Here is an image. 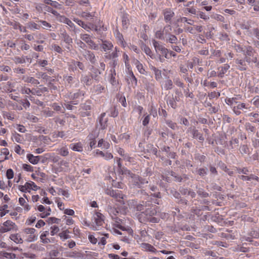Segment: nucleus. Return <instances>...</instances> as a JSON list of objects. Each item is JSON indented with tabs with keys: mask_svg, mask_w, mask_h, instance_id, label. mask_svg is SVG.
Returning a JSON list of instances; mask_svg holds the SVG:
<instances>
[{
	"mask_svg": "<svg viewBox=\"0 0 259 259\" xmlns=\"http://www.w3.org/2000/svg\"><path fill=\"white\" fill-rule=\"evenodd\" d=\"M132 179V184L139 188H144V185L148 184V181L137 175L133 174L130 177Z\"/></svg>",
	"mask_w": 259,
	"mask_h": 259,
	"instance_id": "1",
	"label": "nucleus"
},
{
	"mask_svg": "<svg viewBox=\"0 0 259 259\" xmlns=\"http://www.w3.org/2000/svg\"><path fill=\"white\" fill-rule=\"evenodd\" d=\"M241 51L243 52L245 55V60L248 63L251 62V56H253L254 54L253 49L249 46H245L244 47H238Z\"/></svg>",
	"mask_w": 259,
	"mask_h": 259,
	"instance_id": "2",
	"label": "nucleus"
},
{
	"mask_svg": "<svg viewBox=\"0 0 259 259\" xmlns=\"http://www.w3.org/2000/svg\"><path fill=\"white\" fill-rule=\"evenodd\" d=\"M156 206L154 205L151 206L150 207H147L145 208V210L144 211H142V213L139 215V220L141 223H144L146 221V219L145 218H142V215L143 214H145L146 216L152 217L155 215L157 213V211L155 209Z\"/></svg>",
	"mask_w": 259,
	"mask_h": 259,
	"instance_id": "3",
	"label": "nucleus"
},
{
	"mask_svg": "<svg viewBox=\"0 0 259 259\" xmlns=\"http://www.w3.org/2000/svg\"><path fill=\"white\" fill-rule=\"evenodd\" d=\"M80 52L87 60L90 61L92 64L96 63L97 60L93 52L86 49L80 50Z\"/></svg>",
	"mask_w": 259,
	"mask_h": 259,
	"instance_id": "4",
	"label": "nucleus"
},
{
	"mask_svg": "<svg viewBox=\"0 0 259 259\" xmlns=\"http://www.w3.org/2000/svg\"><path fill=\"white\" fill-rule=\"evenodd\" d=\"M152 42L156 52H160L161 55L164 56L166 58H167V54L168 53V50L155 40H153Z\"/></svg>",
	"mask_w": 259,
	"mask_h": 259,
	"instance_id": "5",
	"label": "nucleus"
},
{
	"mask_svg": "<svg viewBox=\"0 0 259 259\" xmlns=\"http://www.w3.org/2000/svg\"><path fill=\"white\" fill-rule=\"evenodd\" d=\"M100 45L101 48V51H104V52L112 50L113 48V45L112 42L107 40L102 39L101 43L100 44Z\"/></svg>",
	"mask_w": 259,
	"mask_h": 259,
	"instance_id": "6",
	"label": "nucleus"
},
{
	"mask_svg": "<svg viewBox=\"0 0 259 259\" xmlns=\"http://www.w3.org/2000/svg\"><path fill=\"white\" fill-rule=\"evenodd\" d=\"M15 224L10 220H7L3 223V226L0 228V232L5 233L11 230Z\"/></svg>",
	"mask_w": 259,
	"mask_h": 259,
	"instance_id": "7",
	"label": "nucleus"
},
{
	"mask_svg": "<svg viewBox=\"0 0 259 259\" xmlns=\"http://www.w3.org/2000/svg\"><path fill=\"white\" fill-rule=\"evenodd\" d=\"M104 215L101 213L100 212H96L94 216V219L96 224L98 226H101L103 225L104 223Z\"/></svg>",
	"mask_w": 259,
	"mask_h": 259,
	"instance_id": "8",
	"label": "nucleus"
},
{
	"mask_svg": "<svg viewBox=\"0 0 259 259\" xmlns=\"http://www.w3.org/2000/svg\"><path fill=\"white\" fill-rule=\"evenodd\" d=\"M144 153H153L155 155H156L157 156V152L158 150L157 148L154 147V146L152 144H147L146 146V148H144Z\"/></svg>",
	"mask_w": 259,
	"mask_h": 259,
	"instance_id": "9",
	"label": "nucleus"
},
{
	"mask_svg": "<svg viewBox=\"0 0 259 259\" xmlns=\"http://www.w3.org/2000/svg\"><path fill=\"white\" fill-rule=\"evenodd\" d=\"M165 21L167 22L171 20L174 16V13L169 9H165L163 11Z\"/></svg>",
	"mask_w": 259,
	"mask_h": 259,
	"instance_id": "10",
	"label": "nucleus"
},
{
	"mask_svg": "<svg viewBox=\"0 0 259 259\" xmlns=\"http://www.w3.org/2000/svg\"><path fill=\"white\" fill-rule=\"evenodd\" d=\"M59 21L68 25L70 28H75L74 23L68 18L64 16H60Z\"/></svg>",
	"mask_w": 259,
	"mask_h": 259,
	"instance_id": "11",
	"label": "nucleus"
},
{
	"mask_svg": "<svg viewBox=\"0 0 259 259\" xmlns=\"http://www.w3.org/2000/svg\"><path fill=\"white\" fill-rule=\"evenodd\" d=\"M245 60L236 59L235 61L236 63L238 65V69L241 71H245L246 70V64L245 62Z\"/></svg>",
	"mask_w": 259,
	"mask_h": 259,
	"instance_id": "12",
	"label": "nucleus"
},
{
	"mask_svg": "<svg viewBox=\"0 0 259 259\" xmlns=\"http://www.w3.org/2000/svg\"><path fill=\"white\" fill-rule=\"evenodd\" d=\"M66 256L72 258H82L83 257V254L80 251L75 250L67 253Z\"/></svg>",
	"mask_w": 259,
	"mask_h": 259,
	"instance_id": "13",
	"label": "nucleus"
},
{
	"mask_svg": "<svg viewBox=\"0 0 259 259\" xmlns=\"http://www.w3.org/2000/svg\"><path fill=\"white\" fill-rule=\"evenodd\" d=\"M74 77L72 76L65 75L63 76V80L65 81L66 87H71L74 82Z\"/></svg>",
	"mask_w": 259,
	"mask_h": 259,
	"instance_id": "14",
	"label": "nucleus"
},
{
	"mask_svg": "<svg viewBox=\"0 0 259 259\" xmlns=\"http://www.w3.org/2000/svg\"><path fill=\"white\" fill-rule=\"evenodd\" d=\"M27 158L30 163H31L33 164H36L40 160V156H34L31 154H29L27 155Z\"/></svg>",
	"mask_w": 259,
	"mask_h": 259,
	"instance_id": "15",
	"label": "nucleus"
},
{
	"mask_svg": "<svg viewBox=\"0 0 259 259\" xmlns=\"http://www.w3.org/2000/svg\"><path fill=\"white\" fill-rule=\"evenodd\" d=\"M92 71L93 74L92 75V77L94 78L96 80L99 79V75L102 73V72L100 69L97 68L93 66L92 67Z\"/></svg>",
	"mask_w": 259,
	"mask_h": 259,
	"instance_id": "16",
	"label": "nucleus"
},
{
	"mask_svg": "<svg viewBox=\"0 0 259 259\" xmlns=\"http://www.w3.org/2000/svg\"><path fill=\"white\" fill-rule=\"evenodd\" d=\"M229 68L230 66L227 64H225L224 66L218 68V70H219L218 76L220 77H223Z\"/></svg>",
	"mask_w": 259,
	"mask_h": 259,
	"instance_id": "17",
	"label": "nucleus"
},
{
	"mask_svg": "<svg viewBox=\"0 0 259 259\" xmlns=\"http://www.w3.org/2000/svg\"><path fill=\"white\" fill-rule=\"evenodd\" d=\"M63 40L67 45H71L73 42L72 38L66 32L61 34Z\"/></svg>",
	"mask_w": 259,
	"mask_h": 259,
	"instance_id": "18",
	"label": "nucleus"
},
{
	"mask_svg": "<svg viewBox=\"0 0 259 259\" xmlns=\"http://www.w3.org/2000/svg\"><path fill=\"white\" fill-rule=\"evenodd\" d=\"M114 194L115 195L113 198L115 199L117 201L119 202L120 203L122 204H124V197H125V195H123L121 193H120L118 190L116 191Z\"/></svg>",
	"mask_w": 259,
	"mask_h": 259,
	"instance_id": "19",
	"label": "nucleus"
},
{
	"mask_svg": "<svg viewBox=\"0 0 259 259\" xmlns=\"http://www.w3.org/2000/svg\"><path fill=\"white\" fill-rule=\"evenodd\" d=\"M150 69L155 74V79L158 80L162 78L161 71L153 66L150 67Z\"/></svg>",
	"mask_w": 259,
	"mask_h": 259,
	"instance_id": "20",
	"label": "nucleus"
},
{
	"mask_svg": "<svg viewBox=\"0 0 259 259\" xmlns=\"http://www.w3.org/2000/svg\"><path fill=\"white\" fill-rule=\"evenodd\" d=\"M191 133L193 136V138H198L201 142H203L204 140L202 134L199 133L198 130L196 129H193Z\"/></svg>",
	"mask_w": 259,
	"mask_h": 259,
	"instance_id": "21",
	"label": "nucleus"
},
{
	"mask_svg": "<svg viewBox=\"0 0 259 259\" xmlns=\"http://www.w3.org/2000/svg\"><path fill=\"white\" fill-rule=\"evenodd\" d=\"M27 28L31 30H39L41 28L40 26L34 22L31 21L27 23Z\"/></svg>",
	"mask_w": 259,
	"mask_h": 259,
	"instance_id": "22",
	"label": "nucleus"
},
{
	"mask_svg": "<svg viewBox=\"0 0 259 259\" xmlns=\"http://www.w3.org/2000/svg\"><path fill=\"white\" fill-rule=\"evenodd\" d=\"M196 192L197 194L201 198H206L209 196V194L205 192V190L202 188L196 187Z\"/></svg>",
	"mask_w": 259,
	"mask_h": 259,
	"instance_id": "23",
	"label": "nucleus"
},
{
	"mask_svg": "<svg viewBox=\"0 0 259 259\" xmlns=\"http://www.w3.org/2000/svg\"><path fill=\"white\" fill-rule=\"evenodd\" d=\"M134 64L140 73L143 74H145V70L143 68L142 64H141L138 60H134Z\"/></svg>",
	"mask_w": 259,
	"mask_h": 259,
	"instance_id": "24",
	"label": "nucleus"
},
{
	"mask_svg": "<svg viewBox=\"0 0 259 259\" xmlns=\"http://www.w3.org/2000/svg\"><path fill=\"white\" fill-rule=\"evenodd\" d=\"M166 40L171 44H177L178 41L177 37L175 35L170 33L168 34Z\"/></svg>",
	"mask_w": 259,
	"mask_h": 259,
	"instance_id": "25",
	"label": "nucleus"
},
{
	"mask_svg": "<svg viewBox=\"0 0 259 259\" xmlns=\"http://www.w3.org/2000/svg\"><path fill=\"white\" fill-rule=\"evenodd\" d=\"M74 21L78 25L81 26L84 29L87 30V31H89V29H91V27L88 26L87 24H85L83 21L78 19H74Z\"/></svg>",
	"mask_w": 259,
	"mask_h": 259,
	"instance_id": "26",
	"label": "nucleus"
},
{
	"mask_svg": "<svg viewBox=\"0 0 259 259\" xmlns=\"http://www.w3.org/2000/svg\"><path fill=\"white\" fill-rule=\"evenodd\" d=\"M10 238L17 243H22L23 242L22 239L18 234L11 235Z\"/></svg>",
	"mask_w": 259,
	"mask_h": 259,
	"instance_id": "27",
	"label": "nucleus"
},
{
	"mask_svg": "<svg viewBox=\"0 0 259 259\" xmlns=\"http://www.w3.org/2000/svg\"><path fill=\"white\" fill-rule=\"evenodd\" d=\"M142 247L149 251L153 252H156V249L152 245H151L150 244L146 243H142Z\"/></svg>",
	"mask_w": 259,
	"mask_h": 259,
	"instance_id": "28",
	"label": "nucleus"
},
{
	"mask_svg": "<svg viewBox=\"0 0 259 259\" xmlns=\"http://www.w3.org/2000/svg\"><path fill=\"white\" fill-rule=\"evenodd\" d=\"M92 77H90L89 76L85 75L83 77L81 81L86 85H90L92 84Z\"/></svg>",
	"mask_w": 259,
	"mask_h": 259,
	"instance_id": "29",
	"label": "nucleus"
},
{
	"mask_svg": "<svg viewBox=\"0 0 259 259\" xmlns=\"http://www.w3.org/2000/svg\"><path fill=\"white\" fill-rule=\"evenodd\" d=\"M173 87V83L171 80L167 79L164 81V87L166 90H171Z\"/></svg>",
	"mask_w": 259,
	"mask_h": 259,
	"instance_id": "30",
	"label": "nucleus"
},
{
	"mask_svg": "<svg viewBox=\"0 0 259 259\" xmlns=\"http://www.w3.org/2000/svg\"><path fill=\"white\" fill-rule=\"evenodd\" d=\"M80 38L85 41L87 44L91 42V38L89 34H81Z\"/></svg>",
	"mask_w": 259,
	"mask_h": 259,
	"instance_id": "31",
	"label": "nucleus"
},
{
	"mask_svg": "<svg viewBox=\"0 0 259 259\" xmlns=\"http://www.w3.org/2000/svg\"><path fill=\"white\" fill-rule=\"evenodd\" d=\"M30 187L31 185L28 182H26L24 186H19V189L21 191L25 192L27 190L30 189Z\"/></svg>",
	"mask_w": 259,
	"mask_h": 259,
	"instance_id": "32",
	"label": "nucleus"
},
{
	"mask_svg": "<svg viewBox=\"0 0 259 259\" xmlns=\"http://www.w3.org/2000/svg\"><path fill=\"white\" fill-rule=\"evenodd\" d=\"M245 130L247 131L254 133L255 132V128L254 126L252 125L250 123H246L245 124Z\"/></svg>",
	"mask_w": 259,
	"mask_h": 259,
	"instance_id": "33",
	"label": "nucleus"
},
{
	"mask_svg": "<svg viewBox=\"0 0 259 259\" xmlns=\"http://www.w3.org/2000/svg\"><path fill=\"white\" fill-rule=\"evenodd\" d=\"M119 174H121V175H125L129 177L131 176V175L133 174L130 170L127 169L126 168L123 167L122 168H120V170L118 171Z\"/></svg>",
	"mask_w": 259,
	"mask_h": 259,
	"instance_id": "34",
	"label": "nucleus"
},
{
	"mask_svg": "<svg viewBox=\"0 0 259 259\" xmlns=\"http://www.w3.org/2000/svg\"><path fill=\"white\" fill-rule=\"evenodd\" d=\"M2 255L8 258L13 259L16 257V254L13 253H9L5 251L2 252Z\"/></svg>",
	"mask_w": 259,
	"mask_h": 259,
	"instance_id": "35",
	"label": "nucleus"
},
{
	"mask_svg": "<svg viewBox=\"0 0 259 259\" xmlns=\"http://www.w3.org/2000/svg\"><path fill=\"white\" fill-rule=\"evenodd\" d=\"M72 149L75 151L81 152L82 151V147L81 144L80 143H76L73 145Z\"/></svg>",
	"mask_w": 259,
	"mask_h": 259,
	"instance_id": "36",
	"label": "nucleus"
},
{
	"mask_svg": "<svg viewBox=\"0 0 259 259\" xmlns=\"http://www.w3.org/2000/svg\"><path fill=\"white\" fill-rule=\"evenodd\" d=\"M197 174L201 177H204L207 175V169L204 168H200L197 170Z\"/></svg>",
	"mask_w": 259,
	"mask_h": 259,
	"instance_id": "37",
	"label": "nucleus"
},
{
	"mask_svg": "<svg viewBox=\"0 0 259 259\" xmlns=\"http://www.w3.org/2000/svg\"><path fill=\"white\" fill-rule=\"evenodd\" d=\"M119 51L117 50L116 48H115V51L112 52L111 54H109L108 56H106V57L107 58H109L110 59L114 60L115 59L118 57V52Z\"/></svg>",
	"mask_w": 259,
	"mask_h": 259,
	"instance_id": "38",
	"label": "nucleus"
},
{
	"mask_svg": "<svg viewBox=\"0 0 259 259\" xmlns=\"http://www.w3.org/2000/svg\"><path fill=\"white\" fill-rule=\"evenodd\" d=\"M89 137L91 141L90 142V146L91 149L95 147V145L96 144V141L95 140V137L93 136V134H91L89 135Z\"/></svg>",
	"mask_w": 259,
	"mask_h": 259,
	"instance_id": "39",
	"label": "nucleus"
},
{
	"mask_svg": "<svg viewBox=\"0 0 259 259\" xmlns=\"http://www.w3.org/2000/svg\"><path fill=\"white\" fill-rule=\"evenodd\" d=\"M130 80L134 87L137 85V79L133 72L130 73Z\"/></svg>",
	"mask_w": 259,
	"mask_h": 259,
	"instance_id": "40",
	"label": "nucleus"
},
{
	"mask_svg": "<svg viewBox=\"0 0 259 259\" xmlns=\"http://www.w3.org/2000/svg\"><path fill=\"white\" fill-rule=\"evenodd\" d=\"M61 220L59 219H57L54 217H51L48 219V220L47 222L48 223H56V224H59Z\"/></svg>",
	"mask_w": 259,
	"mask_h": 259,
	"instance_id": "41",
	"label": "nucleus"
},
{
	"mask_svg": "<svg viewBox=\"0 0 259 259\" xmlns=\"http://www.w3.org/2000/svg\"><path fill=\"white\" fill-rule=\"evenodd\" d=\"M52 107L53 108V109L56 111H60L62 113H64V111L62 110V107L61 106L58 105L57 103H53L52 105Z\"/></svg>",
	"mask_w": 259,
	"mask_h": 259,
	"instance_id": "42",
	"label": "nucleus"
},
{
	"mask_svg": "<svg viewBox=\"0 0 259 259\" xmlns=\"http://www.w3.org/2000/svg\"><path fill=\"white\" fill-rule=\"evenodd\" d=\"M105 116V113H103L101 114V116L100 117L99 122L102 126V128H104L105 127V123L106 122V120L104 121V117Z\"/></svg>",
	"mask_w": 259,
	"mask_h": 259,
	"instance_id": "43",
	"label": "nucleus"
},
{
	"mask_svg": "<svg viewBox=\"0 0 259 259\" xmlns=\"http://www.w3.org/2000/svg\"><path fill=\"white\" fill-rule=\"evenodd\" d=\"M81 16L85 19H88L89 18H93L94 17V13H90L83 12L81 13Z\"/></svg>",
	"mask_w": 259,
	"mask_h": 259,
	"instance_id": "44",
	"label": "nucleus"
},
{
	"mask_svg": "<svg viewBox=\"0 0 259 259\" xmlns=\"http://www.w3.org/2000/svg\"><path fill=\"white\" fill-rule=\"evenodd\" d=\"M51 234L52 236H54L59 231V228L56 225H54L51 227Z\"/></svg>",
	"mask_w": 259,
	"mask_h": 259,
	"instance_id": "45",
	"label": "nucleus"
},
{
	"mask_svg": "<svg viewBox=\"0 0 259 259\" xmlns=\"http://www.w3.org/2000/svg\"><path fill=\"white\" fill-rule=\"evenodd\" d=\"M13 60L16 64H22L25 63V60L24 58L19 57H15L13 58Z\"/></svg>",
	"mask_w": 259,
	"mask_h": 259,
	"instance_id": "46",
	"label": "nucleus"
},
{
	"mask_svg": "<svg viewBox=\"0 0 259 259\" xmlns=\"http://www.w3.org/2000/svg\"><path fill=\"white\" fill-rule=\"evenodd\" d=\"M43 114L44 116L46 117H52L54 116V112L53 111H51L49 110H44L43 111Z\"/></svg>",
	"mask_w": 259,
	"mask_h": 259,
	"instance_id": "47",
	"label": "nucleus"
},
{
	"mask_svg": "<svg viewBox=\"0 0 259 259\" xmlns=\"http://www.w3.org/2000/svg\"><path fill=\"white\" fill-rule=\"evenodd\" d=\"M59 153L63 156H66L68 155V151L66 148L63 147L59 150Z\"/></svg>",
	"mask_w": 259,
	"mask_h": 259,
	"instance_id": "48",
	"label": "nucleus"
},
{
	"mask_svg": "<svg viewBox=\"0 0 259 259\" xmlns=\"http://www.w3.org/2000/svg\"><path fill=\"white\" fill-rule=\"evenodd\" d=\"M27 82H31L33 84H39V82L38 80L35 79L32 77H28L25 80Z\"/></svg>",
	"mask_w": 259,
	"mask_h": 259,
	"instance_id": "49",
	"label": "nucleus"
},
{
	"mask_svg": "<svg viewBox=\"0 0 259 259\" xmlns=\"http://www.w3.org/2000/svg\"><path fill=\"white\" fill-rule=\"evenodd\" d=\"M53 119L56 123H59L61 125H64L65 122V121L63 119H61L59 117H56Z\"/></svg>",
	"mask_w": 259,
	"mask_h": 259,
	"instance_id": "50",
	"label": "nucleus"
},
{
	"mask_svg": "<svg viewBox=\"0 0 259 259\" xmlns=\"http://www.w3.org/2000/svg\"><path fill=\"white\" fill-rule=\"evenodd\" d=\"M51 47L52 49H53L55 51L57 52V53H62L63 52V50L61 49V48L56 44L52 45L51 46Z\"/></svg>",
	"mask_w": 259,
	"mask_h": 259,
	"instance_id": "51",
	"label": "nucleus"
},
{
	"mask_svg": "<svg viewBox=\"0 0 259 259\" xmlns=\"http://www.w3.org/2000/svg\"><path fill=\"white\" fill-rule=\"evenodd\" d=\"M40 23H41V24L43 25V28L49 29V28H51L52 27V25L49 23L47 22L46 21L44 20H40L39 21Z\"/></svg>",
	"mask_w": 259,
	"mask_h": 259,
	"instance_id": "52",
	"label": "nucleus"
},
{
	"mask_svg": "<svg viewBox=\"0 0 259 259\" xmlns=\"http://www.w3.org/2000/svg\"><path fill=\"white\" fill-rule=\"evenodd\" d=\"M236 170L239 173H242L245 175H247L249 171L246 167H243L242 168L239 167H236Z\"/></svg>",
	"mask_w": 259,
	"mask_h": 259,
	"instance_id": "53",
	"label": "nucleus"
},
{
	"mask_svg": "<svg viewBox=\"0 0 259 259\" xmlns=\"http://www.w3.org/2000/svg\"><path fill=\"white\" fill-rule=\"evenodd\" d=\"M115 74V70H114L113 72H112V73L111 74V77L110 79V82L112 85H114L116 83V80L114 76Z\"/></svg>",
	"mask_w": 259,
	"mask_h": 259,
	"instance_id": "54",
	"label": "nucleus"
},
{
	"mask_svg": "<svg viewBox=\"0 0 259 259\" xmlns=\"http://www.w3.org/2000/svg\"><path fill=\"white\" fill-rule=\"evenodd\" d=\"M22 168L27 171L31 172L33 171V167L27 164H23L22 165Z\"/></svg>",
	"mask_w": 259,
	"mask_h": 259,
	"instance_id": "55",
	"label": "nucleus"
},
{
	"mask_svg": "<svg viewBox=\"0 0 259 259\" xmlns=\"http://www.w3.org/2000/svg\"><path fill=\"white\" fill-rule=\"evenodd\" d=\"M51 6L59 10L61 9L62 8V5L59 4L56 1H53L52 4L51 5Z\"/></svg>",
	"mask_w": 259,
	"mask_h": 259,
	"instance_id": "56",
	"label": "nucleus"
},
{
	"mask_svg": "<svg viewBox=\"0 0 259 259\" xmlns=\"http://www.w3.org/2000/svg\"><path fill=\"white\" fill-rule=\"evenodd\" d=\"M136 210L141 211H144L145 210V208L144 207V204L142 202L141 203L138 204L137 205L136 207Z\"/></svg>",
	"mask_w": 259,
	"mask_h": 259,
	"instance_id": "57",
	"label": "nucleus"
},
{
	"mask_svg": "<svg viewBox=\"0 0 259 259\" xmlns=\"http://www.w3.org/2000/svg\"><path fill=\"white\" fill-rule=\"evenodd\" d=\"M6 176L8 179H11L13 178L14 172L12 169H9L7 170Z\"/></svg>",
	"mask_w": 259,
	"mask_h": 259,
	"instance_id": "58",
	"label": "nucleus"
},
{
	"mask_svg": "<svg viewBox=\"0 0 259 259\" xmlns=\"http://www.w3.org/2000/svg\"><path fill=\"white\" fill-rule=\"evenodd\" d=\"M180 20L182 22H186L189 24L193 25L194 21L191 19L188 20L186 17L181 18L180 19L178 20V21Z\"/></svg>",
	"mask_w": 259,
	"mask_h": 259,
	"instance_id": "59",
	"label": "nucleus"
},
{
	"mask_svg": "<svg viewBox=\"0 0 259 259\" xmlns=\"http://www.w3.org/2000/svg\"><path fill=\"white\" fill-rule=\"evenodd\" d=\"M144 52L147 55L149 56L151 58H153V53L149 47H145L144 48Z\"/></svg>",
	"mask_w": 259,
	"mask_h": 259,
	"instance_id": "60",
	"label": "nucleus"
},
{
	"mask_svg": "<svg viewBox=\"0 0 259 259\" xmlns=\"http://www.w3.org/2000/svg\"><path fill=\"white\" fill-rule=\"evenodd\" d=\"M155 36L157 38L163 39V31H161L160 30L157 31L155 33Z\"/></svg>",
	"mask_w": 259,
	"mask_h": 259,
	"instance_id": "61",
	"label": "nucleus"
},
{
	"mask_svg": "<svg viewBox=\"0 0 259 259\" xmlns=\"http://www.w3.org/2000/svg\"><path fill=\"white\" fill-rule=\"evenodd\" d=\"M20 103L25 109L30 107V102L27 99H25L24 101L21 100Z\"/></svg>",
	"mask_w": 259,
	"mask_h": 259,
	"instance_id": "62",
	"label": "nucleus"
},
{
	"mask_svg": "<svg viewBox=\"0 0 259 259\" xmlns=\"http://www.w3.org/2000/svg\"><path fill=\"white\" fill-rule=\"evenodd\" d=\"M58 235L61 238H63L64 239H67L71 237L69 234H65L63 231L60 233Z\"/></svg>",
	"mask_w": 259,
	"mask_h": 259,
	"instance_id": "63",
	"label": "nucleus"
},
{
	"mask_svg": "<svg viewBox=\"0 0 259 259\" xmlns=\"http://www.w3.org/2000/svg\"><path fill=\"white\" fill-rule=\"evenodd\" d=\"M94 88L96 92L98 93H101L103 91L105 90L104 87H102L100 84H98L94 87Z\"/></svg>",
	"mask_w": 259,
	"mask_h": 259,
	"instance_id": "64",
	"label": "nucleus"
}]
</instances>
